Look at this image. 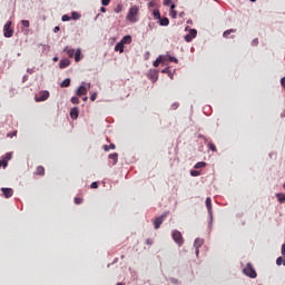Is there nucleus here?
<instances>
[{
    "label": "nucleus",
    "mask_w": 285,
    "mask_h": 285,
    "mask_svg": "<svg viewBox=\"0 0 285 285\" xmlns=\"http://www.w3.org/2000/svg\"><path fill=\"white\" fill-rule=\"evenodd\" d=\"M127 21H130V23H137L139 21V7L137 6H131L128 10Z\"/></svg>",
    "instance_id": "f257e3e1"
},
{
    "label": "nucleus",
    "mask_w": 285,
    "mask_h": 285,
    "mask_svg": "<svg viewBox=\"0 0 285 285\" xmlns=\"http://www.w3.org/2000/svg\"><path fill=\"white\" fill-rule=\"evenodd\" d=\"M243 273L252 279H255V277H257V272H255V268H253V264L250 263L246 265V267L243 269Z\"/></svg>",
    "instance_id": "f03ea898"
},
{
    "label": "nucleus",
    "mask_w": 285,
    "mask_h": 285,
    "mask_svg": "<svg viewBox=\"0 0 285 285\" xmlns=\"http://www.w3.org/2000/svg\"><path fill=\"white\" fill-rule=\"evenodd\" d=\"M14 35V30H12V21H7V23L3 27V36L7 39H10Z\"/></svg>",
    "instance_id": "7ed1b4c3"
},
{
    "label": "nucleus",
    "mask_w": 285,
    "mask_h": 285,
    "mask_svg": "<svg viewBox=\"0 0 285 285\" xmlns=\"http://www.w3.org/2000/svg\"><path fill=\"white\" fill-rule=\"evenodd\" d=\"M171 237H173L174 242H176V244H178V246L184 245V236L181 235V232H179L177 229L173 230Z\"/></svg>",
    "instance_id": "20e7f679"
},
{
    "label": "nucleus",
    "mask_w": 285,
    "mask_h": 285,
    "mask_svg": "<svg viewBox=\"0 0 285 285\" xmlns=\"http://www.w3.org/2000/svg\"><path fill=\"white\" fill-rule=\"evenodd\" d=\"M167 215L168 214H163L161 216L155 218L154 227L156 230L160 228L161 224H164V219H166Z\"/></svg>",
    "instance_id": "39448f33"
},
{
    "label": "nucleus",
    "mask_w": 285,
    "mask_h": 285,
    "mask_svg": "<svg viewBox=\"0 0 285 285\" xmlns=\"http://www.w3.org/2000/svg\"><path fill=\"white\" fill-rule=\"evenodd\" d=\"M50 97V92L48 91H41L38 96L35 97L37 102L40 101H47V99Z\"/></svg>",
    "instance_id": "423d86ee"
},
{
    "label": "nucleus",
    "mask_w": 285,
    "mask_h": 285,
    "mask_svg": "<svg viewBox=\"0 0 285 285\" xmlns=\"http://www.w3.org/2000/svg\"><path fill=\"white\" fill-rule=\"evenodd\" d=\"M196 37H197V30L190 29L188 35L185 36V41H187V43H190V41H193Z\"/></svg>",
    "instance_id": "0eeeda50"
},
{
    "label": "nucleus",
    "mask_w": 285,
    "mask_h": 285,
    "mask_svg": "<svg viewBox=\"0 0 285 285\" xmlns=\"http://www.w3.org/2000/svg\"><path fill=\"white\" fill-rule=\"evenodd\" d=\"M1 191L3 194V197H6V199H10V197H12V195H14V190H12V188L2 187Z\"/></svg>",
    "instance_id": "6e6552de"
},
{
    "label": "nucleus",
    "mask_w": 285,
    "mask_h": 285,
    "mask_svg": "<svg viewBox=\"0 0 285 285\" xmlns=\"http://www.w3.org/2000/svg\"><path fill=\"white\" fill-rule=\"evenodd\" d=\"M202 246H204V239L202 238H196L194 242V247L196 249V255L199 256V248H202Z\"/></svg>",
    "instance_id": "1a4fd4ad"
},
{
    "label": "nucleus",
    "mask_w": 285,
    "mask_h": 285,
    "mask_svg": "<svg viewBox=\"0 0 285 285\" xmlns=\"http://www.w3.org/2000/svg\"><path fill=\"white\" fill-rule=\"evenodd\" d=\"M76 95L78 97H83V95H88V89L86 88V86L81 85L77 90H76Z\"/></svg>",
    "instance_id": "9d476101"
},
{
    "label": "nucleus",
    "mask_w": 285,
    "mask_h": 285,
    "mask_svg": "<svg viewBox=\"0 0 285 285\" xmlns=\"http://www.w3.org/2000/svg\"><path fill=\"white\" fill-rule=\"evenodd\" d=\"M205 204L209 215H213V200L210 199V197L206 198Z\"/></svg>",
    "instance_id": "9b49d317"
},
{
    "label": "nucleus",
    "mask_w": 285,
    "mask_h": 285,
    "mask_svg": "<svg viewBox=\"0 0 285 285\" xmlns=\"http://www.w3.org/2000/svg\"><path fill=\"white\" fill-rule=\"evenodd\" d=\"M109 159L112 160V166H116L117 161H119V154L114 153V154H109Z\"/></svg>",
    "instance_id": "f8f14e48"
},
{
    "label": "nucleus",
    "mask_w": 285,
    "mask_h": 285,
    "mask_svg": "<svg viewBox=\"0 0 285 285\" xmlns=\"http://www.w3.org/2000/svg\"><path fill=\"white\" fill-rule=\"evenodd\" d=\"M70 117L71 119H78L79 117V108L75 107L70 110Z\"/></svg>",
    "instance_id": "ddd939ff"
},
{
    "label": "nucleus",
    "mask_w": 285,
    "mask_h": 285,
    "mask_svg": "<svg viewBox=\"0 0 285 285\" xmlns=\"http://www.w3.org/2000/svg\"><path fill=\"white\" fill-rule=\"evenodd\" d=\"M36 175L43 177V175H46V168H43V166H38L36 169Z\"/></svg>",
    "instance_id": "4468645a"
},
{
    "label": "nucleus",
    "mask_w": 285,
    "mask_h": 285,
    "mask_svg": "<svg viewBox=\"0 0 285 285\" xmlns=\"http://www.w3.org/2000/svg\"><path fill=\"white\" fill-rule=\"evenodd\" d=\"M68 66H70V61L68 59L60 60L59 68L63 69V68H68Z\"/></svg>",
    "instance_id": "2eb2a0df"
},
{
    "label": "nucleus",
    "mask_w": 285,
    "mask_h": 285,
    "mask_svg": "<svg viewBox=\"0 0 285 285\" xmlns=\"http://www.w3.org/2000/svg\"><path fill=\"white\" fill-rule=\"evenodd\" d=\"M233 32H237V30L236 29H228V30L224 31L223 37L225 39H228V37H230V35H233Z\"/></svg>",
    "instance_id": "dca6fc26"
},
{
    "label": "nucleus",
    "mask_w": 285,
    "mask_h": 285,
    "mask_svg": "<svg viewBox=\"0 0 285 285\" xmlns=\"http://www.w3.org/2000/svg\"><path fill=\"white\" fill-rule=\"evenodd\" d=\"M132 42V37H130V36H125L122 39H121V41H120V43H122V46L125 45V43H131Z\"/></svg>",
    "instance_id": "f3484780"
},
{
    "label": "nucleus",
    "mask_w": 285,
    "mask_h": 285,
    "mask_svg": "<svg viewBox=\"0 0 285 285\" xmlns=\"http://www.w3.org/2000/svg\"><path fill=\"white\" fill-rule=\"evenodd\" d=\"M73 55H75V61L76 62L81 61V49H77Z\"/></svg>",
    "instance_id": "a211bd4d"
},
{
    "label": "nucleus",
    "mask_w": 285,
    "mask_h": 285,
    "mask_svg": "<svg viewBox=\"0 0 285 285\" xmlns=\"http://www.w3.org/2000/svg\"><path fill=\"white\" fill-rule=\"evenodd\" d=\"M63 52H67L68 57L72 58V57H75L76 51H75V49H69L68 47H66L63 49Z\"/></svg>",
    "instance_id": "6ab92c4d"
},
{
    "label": "nucleus",
    "mask_w": 285,
    "mask_h": 285,
    "mask_svg": "<svg viewBox=\"0 0 285 285\" xmlns=\"http://www.w3.org/2000/svg\"><path fill=\"white\" fill-rule=\"evenodd\" d=\"M115 50H116V52H124V42H118L115 46Z\"/></svg>",
    "instance_id": "aec40b11"
},
{
    "label": "nucleus",
    "mask_w": 285,
    "mask_h": 285,
    "mask_svg": "<svg viewBox=\"0 0 285 285\" xmlns=\"http://www.w3.org/2000/svg\"><path fill=\"white\" fill-rule=\"evenodd\" d=\"M159 20V26H168L170 23V20L168 18H160Z\"/></svg>",
    "instance_id": "412c9836"
},
{
    "label": "nucleus",
    "mask_w": 285,
    "mask_h": 285,
    "mask_svg": "<svg viewBox=\"0 0 285 285\" xmlns=\"http://www.w3.org/2000/svg\"><path fill=\"white\" fill-rule=\"evenodd\" d=\"M170 17L171 19H177V11H175V4L170 7Z\"/></svg>",
    "instance_id": "4be33fe9"
},
{
    "label": "nucleus",
    "mask_w": 285,
    "mask_h": 285,
    "mask_svg": "<svg viewBox=\"0 0 285 285\" xmlns=\"http://www.w3.org/2000/svg\"><path fill=\"white\" fill-rule=\"evenodd\" d=\"M161 61H164V58L161 56H159L153 63L154 68H158L159 63H161Z\"/></svg>",
    "instance_id": "5701e85b"
},
{
    "label": "nucleus",
    "mask_w": 285,
    "mask_h": 285,
    "mask_svg": "<svg viewBox=\"0 0 285 285\" xmlns=\"http://www.w3.org/2000/svg\"><path fill=\"white\" fill-rule=\"evenodd\" d=\"M115 148H117V146H115V144H110V146L104 145V150L106 153H108L109 150H115Z\"/></svg>",
    "instance_id": "b1692460"
},
{
    "label": "nucleus",
    "mask_w": 285,
    "mask_h": 285,
    "mask_svg": "<svg viewBox=\"0 0 285 285\" xmlns=\"http://www.w3.org/2000/svg\"><path fill=\"white\" fill-rule=\"evenodd\" d=\"M61 88H68L70 87V78H67L65 79L62 82H61Z\"/></svg>",
    "instance_id": "393cba45"
},
{
    "label": "nucleus",
    "mask_w": 285,
    "mask_h": 285,
    "mask_svg": "<svg viewBox=\"0 0 285 285\" xmlns=\"http://www.w3.org/2000/svg\"><path fill=\"white\" fill-rule=\"evenodd\" d=\"M276 197H277L279 204L285 203V194H276Z\"/></svg>",
    "instance_id": "a878e982"
},
{
    "label": "nucleus",
    "mask_w": 285,
    "mask_h": 285,
    "mask_svg": "<svg viewBox=\"0 0 285 285\" xmlns=\"http://www.w3.org/2000/svg\"><path fill=\"white\" fill-rule=\"evenodd\" d=\"M207 146H208L209 150H212L213 153H217V147L215 146V144L207 142Z\"/></svg>",
    "instance_id": "bb28decb"
},
{
    "label": "nucleus",
    "mask_w": 285,
    "mask_h": 285,
    "mask_svg": "<svg viewBox=\"0 0 285 285\" xmlns=\"http://www.w3.org/2000/svg\"><path fill=\"white\" fill-rule=\"evenodd\" d=\"M276 264H277V266H282V264H283V266H285V259H284V257L279 256V257L276 259Z\"/></svg>",
    "instance_id": "cd10ccee"
},
{
    "label": "nucleus",
    "mask_w": 285,
    "mask_h": 285,
    "mask_svg": "<svg viewBox=\"0 0 285 285\" xmlns=\"http://www.w3.org/2000/svg\"><path fill=\"white\" fill-rule=\"evenodd\" d=\"M153 14H154V18H156V19H161V13L159 12V9H155V10L153 11Z\"/></svg>",
    "instance_id": "c85d7f7f"
},
{
    "label": "nucleus",
    "mask_w": 285,
    "mask_h": 285,
    "mask_svg": "<svg viewBox=\"0 0 285 285\" xmlns=\"http://www.w3.org/2000/svg\"><path fill=\"white\" fill-rule=\"evenodd\" d=\"M194 168H196V169L206 168V163L199 161V163H197V164L194 166Z\"/></svg>",
    "instance_id": "c756f323"
},
{
    "label": "nucleus",
    "mask_w": 285,
    "mask_h": 285,
    "mask_svg": "<svg viewBox=\"0 0 285 285\" xmlns=\"http://www.w3.org/2000/svg\"><path fill=\"white\" fill-rule=\"evenodd\" d=\"M71 17L75 21H77L78 19H81V14L79 12H75V11L71 13Z\"/></svg>",
    "instance_id": "7c9ffc66"
},
{
    "label": "nucleus",
    "mask_w": 285,
    "mask_h": 285,
    "mask_svg": "<svg viewBox=\"0 0 285 285\" xmlns=\"http://www.w3.org/2000/svg\"><path fill=\"white\" fill-rule=\"evenodd\" d=\"M190 175H191V177H199V175H202V171H199V170H191Z\"/></svg>",
    "instance_id": "2f4dec72"
},
{
    "label": "nucleus",
    "mask_w": 285,
    "mask_h": 285,
    "mask_svg": "<svg viewBox=\"0 0 285 285\" xmlns=\"http://www.w3.org/2000/svg\"><path fill=\"white\" fill-rule=\"evenodd\" d=\"M21 23H22V26H23L24 28H30V21H28V20H22Z\"/></svg>",
    "instance_id": "473e14b6"
},
{
    "label": "nucleus",
    "mask_w": 285,
    "mask_h": 285,
    "mask_svg": "<svg viewBox=\"0 0 285 285\" xmlns=\"http://www.w3.org/2000/svg\"><path fill=\"white\" fill-rule=\"evenodd\" d=\"M75 204L79 205V204H82L83 203V198H79V197H76L73 199Z\"/></svg>",
    "instance_id": "72a5a7b5"
},
{
    "label": "nucleus",
    "mask_w": 285,
    "mask_h": 285,
    "mask_svg": "<svg viewBox=\"0 0 285 285\" xmlns=\"http://www.w3.org/2000/svg\"><path fill=\"white\" fill-rule=\"evenodd\" d=\"M71 104L78 105L79 104V98L78 97H72L71 98Z\"/></svg>",
    "instance_id": "f704fd0d"
},
{
    "label": "nucleus",
    "mask_w": 285,
    "mask_h": 285,
    "mask_svg": "<svg viewBox=\"0 0 285 285\" xmlns=\"http://www.w3.org/2000/svg\"><path fill=\"white\" fill-rule=\"evenodd\" d=\"M90 188H99V183L97 181L91 183Z\"/></svg>",
    "instance_id": "c9c22d12"
},
{
    "label": "nucleus",
    "mask_w": 285,
    "mask_h": 285,
    "mask_svg": "<svg viewBox=\"0 0 285 285\" xmlns=\"http://www.w3.org/2000/svg\"><path fill=\"white\" fill-rule=\"evenodd\" d=\"M96 99H97V92L91 94L90 101H96Z\"/></svg>",
    "instance_id": "e433bc0d"
},
{
    "label": "nucleus",
    "mask_w": 285,
    "mask_h": 285,
    "mask_svg": "<svg viewBox=\"0 0 285 285\" xmlns=\"http://www.w3.org/2000/svg\"><path fill=\"white\" fill-rule=\"evenodd\" d=\"M102 6H110V0H101Z\"/></svg>",
    "instance_id": "4c0bfd02"
},
{
    "label": "nucleus",
    "mask_w": 285,
    "mask_h": 285,
    "mask_svg": "<svg viewBox=\"0 0 285 285\" xmlns=\"http://www.w3.org/2000/svg\"><path fill=\"white\" fill-rule=\"evenodd\" d=\"M169 61H173L174 63H178L179 60L175 57H169Z\"/></svg>",
    "instance_id": "58836bf2"
},
{
    "label": "nucleus",
    "mask_w": 285,
    "mask_h": 285,
    "mask_svg": "<svg viewBox=\"0 0 285 285\" xmlns=\"http://www.w3.org/2000/svg\"><path fill=\"white\" fill-rule=\"evenodd\" d=\"M62 21H70V17L68 14L62 16Z\"/></svg>",
    "instance_id": "ea45409f"
},
{
    "label": "nucleus",
    "mask_w": 285,
    "mask_h": 285,
    "mask_svg": "<svg viewBox=\"0 0 285 285\" xmlns=\"http://www.w3.org/2000/svg\"><path fill=\"white\" fill-rule=\"evenodd\" d=\"M258 43H259V39L256 38L253 40V46H258Z\"/></svg>",
    "instance_id": "a19ab883"
},
{
    "label": "nucleus",
    "mask_w": 285,
    "mask_h": 285,
    "mask_svg": "<svg viewBox=\"0 0 285 285\" xmlns=\"http://www.w3.org/2000/svg\"><path fill=\"white\" fill-rule=\"evenodd\" d=\"M282 255L285 257V243L282 245Z\"/></svg>",
    "instance_id": "79ce46f5"
},
{
    "label": "nucleus",
    "mask_w": 285,
    "mask_h": 285,
    "mask_svg": "<svg viewBox=\"0 0 285 285\" xmlns=\"http://www.w3.org/2000/svg\"><path fill=\"white\" fill-rule=\"evenodd\" d=\"M146 244H147L148 246L153 245V239H150V238L146 239Z\"/></svg>",
    "instance_id": "37998d69"
},
{
    "label": "nucleus",
    "mask_w": 285,
    "mask_h": 285,
    "mask_svg": "<svg viewBox=\"0 0 285 285\" xmlns=\"http://www.w3.org/2000/svg\"><path fill=\"white\" fill-rule=\"evenodd\" d=\"M27 72H28L29 75H33L35 69H30V68H28V69H27Z\"/></svg>",
    "instance_id": "c03bdc74"
},
{
    "label": "nucleus",
    "mask_w": 285,
    "mask_h": 285,
    "mask_svg": "<svg viewBox=\"0 0 285 285\" xmlns=\"http://www.w3.org/2000/svg\"><path fill=\"white\" fill-rule=\"evenodd\" d=\"M59 30H61V28H59V27L53 28V32H59Z\"/></svg>",
    "instance_id": "a18cd8bd"
},
{
    "label": "nucleus",
    "mask_w": 285,
    "mask_h": 285,
    "mask_svg": "<svg viewBox=\"0 0 285 285\" xmlns=\"http://www.w3.org/2000/svg\"><path fill=\"white\" fill-rule=\"evenodd\" d=\"M52 61L57 62V61H59V58L58 57H53Z\"/></svg>",
    "instance_id": "49530a36"
},
{
    "label": "nucleus",
    "mask_w": 285,
    "mask_h": 285,
    "mask_svg": "<svg viewBox=\"0 0 285 285\" xmlns=\"http://www.w3.org/2000/svg\"><path fill=\"white\" fill-rule=\"evenodd\" d=\"M100 12H106V8H105V7H101V8H100Z\"/></svg>",
    "instance_id": "de8ad7c7"
},
{
    "label": "nucleus",
    "mask_w": 285,
    "mask_h": 285,
    "mask_svg": "<svg viewBox=\"0 0 285 285\" xmlns=\"http://www.w3.org/2000/svg\"><path fill=\"white\" fill-rule=\"evenodd\" d=\"M22 81H28V76H23Z\"/></svg>",
    "instance_id": "09e8293b"
},
{
    "label": "nucleus",
    "mask_w": 285,
    "mask_h": 285,
    "mask_svg": "<svg viewBox=\"0 0 285 285\" xmlns=\"http://www.w3.org/2000/svg\"><path fill=\"white\" fill-rule=\"evenodd\" d=\"M82 101H88V97L82 98Z\"/></svg>",
    "instance_id": "8fccbe9b"
},
{
    "label": "nucleus",
    "mask_w": 285,
    "mask_h": 285,
    "mask_svg": "<svg viewBox=\"0 0 285 285\" xmlns=\"http://www.w3.org/2000/svg\"><path fill=\"white\" fill-rule=\"evenodd\" d=\"M7 159H11V156H10V154H8V155H7Z\"/></svg>",
    "instance_id": "3c124183"
},
{
    "label": "nucleus",
    "mask_w": 285,
    "mask_h": 285,
    "mask_svg": "<svg viewBox=\"0 0 285 285\" xmlns=\"http://www.w3.org/2000/svg\"><path fill=\"white\" fill-rule=\"evenodd\" d=\"M163 72H168V69L163 70Z\"/></svg>",
    "instance_id": "603ef678"
},
{
    "label": "nucleus",
    "mask_w": 285,
    "mask_h": 285,
    "mask_svg": "<svg viewBox=\"0 0 285 285\" xmlns=\"http://www.w3.org/2000/svg\"><path fill=\"white\" fill-rule=\"evenodd\" d=\"M116 285H124V283H117Z\"/></svg>",
    "instance_id": "864d4df0"
},
{
    "label": "nucleus",
    "mask_w": 285,
    "mask_h": 285,
    "mask_svg": "<svg viewBox=\"0 0 285 285\" xmlns=\"http://www.w3.org/2000/svg\"><path fill=\"white\" fill-rule=\"evenodd\" d=\"M249 1H252L253 3H255V1H257V0H249Z\"/></svg>",
    "instance_id": "5fc2aeb1"
},
{
    "label": "nucleus",
    "mask_w": 285,
    "mask_h": 285,
    "mask_svg": "<svg viewBox=\"0 0 285 285\" xmlns=\"http://www.w3.org/2000/svg\"><path fill=\"white\" fill-rule=\"evenodd\" d=\"M283 188H284V190H285V183H284V185H283Z\"/></svg>",
    "instance_id": "6e6d98bb"
},
{
    "label": "nucleus",
    "mask_w": 285,
    "mask_h": 285,
    "mask_svg": "<svg viewBox=\"0 0 285 285\" xmlns=\"http://www.w3.org/2000/svg\"><path fill=\"white\" fill-rule=\"evenodd\" d=\"M88 88H90V83H88Z\"/></svg>",
    "instance_id": "4d7b16f0"
},
{
    "label": "nucleus",
    "mask_w": 285,
    "mask_h": 285,
    "mask_svg": "<svg viewBox=\"0 0 285 285\" xmlns=\"http://www.w3.org/2000/svg\"><path fill=\"white\" fill-rule=\"evenodd\" d=\"M1 164H2V163H1V160H0V168H1Z\"/></svg>",
    "instance_id": "13d9d810"
},
{
    "label": "nucleus",
    "mask_w": 285,
    "mask_h": 285,
    "mask_svg": "<svg viewBox=\"0 0 285 285\" xmlns=\"http://www.w3.org/2000/svg\"><path fill=\"white\" fill-rule=\"evenodd\" d=\"M173 282H177L176 279H173Z\"/></svg>",
    "instance_id": "bf43d9fd"
}]
</instances>
